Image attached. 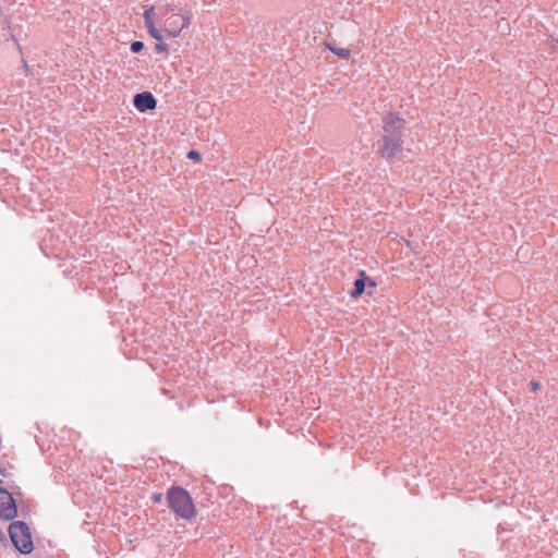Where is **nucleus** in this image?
I'll list each match as a JSON object with an SVG mask.
<instances>
[{
	"mask_svg": "<svg viewBox=\"0 0 558 558\" xmlns=\"http://www.w3.org/2000/svg\"><path fill=\"white\" fill-rule=\"evenodd\" d=\"M404 120L398 114L390 112L383 119V135L377 142V154L388 161H393L395 158L402 151L403 140L402 130Z\"/></svg>",
	"mask_w": 558,
	"mask_h": 558,
	"instance_id": "1",
	"label": "nucleus"
},
{
	"mask_svg": "<svg viewBox=\"0 0 558 558\" xmlns=\"http://www.w3.org/2000/svg\"><path fill=\"white\" fill-rule=\"evenodd\" d=\"M167 504L179 518L191 520L196 517V509L189 492L181 486H171L167 490Z\"/></svg>",
	"mask_w": 558,
	"mask_h": 558,
	"instance_id": "2",
	"label": "nucleus"
},
{
	"mask_svg": "<svg viewBox=\"0 0 558 558\" xmlns=\"http://www.w3.org/2000/svg\"><path fill=\"white\" fill-rule=\"evenodd\" d=\"M9 535L14 547L23 555L33 551L34 545L28 525L24 521H14L9 526Z\"/></svg>",
	"mask_w": 558,
	"mask_h": 558,
	"instance_id": "3",
	"label": "nucleus"
},
{
	"mask_svg": "<svg viewBox=\"0 0 558 558\" xmlns=\"http://www.w3.org/2000/svg\"><path fill=\"white\" fill-rule=\"evenodd\" d=\"M191 24V14L190 12H184L181 14H171L166 19L165 22V32L168 37L175 38L180 35V33L187 28Z\"/></svg>",
	"mask_w": 558,
	"mask_h": 558,
	"instance_id": "4",
	"label": "nucleus"
},
{
	"mask_svg": "<svg viewBox=\"0 0 558 558\" xmlns=\"http://www.w3.org/2000/svg\"><path fill=\"white\" fill-rule=\"evenodd\" d=\"M17 517V506L11 493L0 487V518L11 521Z\"/></svg>",
	"mask_w": 558,
	"mask_h": 558,
	"instance_id": "5",
	"label": "nucleus"
},
{
	"mask_svg": "<svg viewBox=\"0 0 558 558\" xmlns=\"http://www.w3.org/2000/svg\"><path fill=\"white\" fill-rule=\"evenodd\" d=\"M133 105L140 112H146L156 108L157 100L151 93L143 92L134 96Z\"/></svg>",
	"mask_w": 558,
	"mask_h": 558,
	"instance_id": "6",
	"label": "nucleus"
},
{
	"mask_svg": "<svg viewBox=\"0 0 558 558\" xmlns=\"http://www.w3.org/2000/svg\"><path fill=\"white\" fill-rule=\"evenodd\" d=\"M360 276H361L360 278L355 279V281H354V288H353V290L350 292V294H351V296H352V298H359L360 295H362V294L364 293V291H365V284H366V279L369 281V284H371V286H373V287H374V286L376 284L372 279H369V278H367V277L365 276V272H364V271H361V272H360Z\"/></svg>",
	"mask_w": 558,
	"mask_h": 558,
	"instance_id": "7",
	"label": "nucleus"
},
{
	"mask_svg": "<svg viewBox=\"0 0 558 558\" xmlns=\"http://www.w3.org/2000/svg\"><path fill=\"white\" fill-rule=\"evenodd\" d=\"M326 47L333 52L336 56L348 60L350 58V50L345 48H338L335 44L326 43Z\"/></svg>",
	"mask_w": 558,
	"mask_h": 558,
	"instance_id": "8",
	"label": "nucleus"
},
{
	"mask_svg": "<svg viewBox=\"0 0 558 558\" xmlns=\"http://www.w3.org/2000/svg\"><path fill=\"white\" fill-rule=\"evenodd\" d=\"M145 27L148 34L157 41H161L163 39L161 32L156 28L155 23L146 24Z\"/></svg>",
	"mask_w": 558,
	"mask_h": 558,
	"instance_id": "9",
	"label": "nucleus"
},
{
	"mask_svg": "<svg viewBox=\"0 0 558 558\" xmlns=\"http://www.w3.org/2000/svg\"><path fill=\"white\" fill-rule=\"evenodd\" d=\"M154 12H155V7H154V5H153V7L147 8V9L144 11L143 16H144V23H145V25H146V24H151V23H154V19H153V17H154Z\"/></svg>",
	"mask_w": 558,
	"mask_h": 558,
	"instance_id": "10",
	"label": "nucleus"
},
{
	"mask_svg": "<svg viewBox=\"0 0 558 558\" xmlns=\"http://www.w3.org/2000/svg\"><path fill=\"white\" fill-rule=\"evenodd\" d=\"M144 49V43L135 40L131 44V51L133 53H138Z\"/></svg>",
	"mask_w": 558,
	"mask_h": 558,
	"instance_id": "11",
	"label": "nucleus"
},
{
	"mask_svg": "<svg viewBox=\"0 0 558 558\" xmlns=\"http://www.w3.org/2000/svg\"><path fill=\"white\" fill-rule=\"evenodd\" d=\"M155 49L158 53H168V45L162 40L156 44Z\"/></svg>",
	"mask_w": 558,
	"mask_h": 558,
	"instance_id": "12",
	"label": "nucleus"
},
{
	"mask_svg": "<svg viewBox=\"0 0 558 558\" xmlns=\"http://www.w3.org/2000/svg\"><path fill=\"white\" fill-rule=\"evenodd\" d=\"M187 158L195 161H199L202 159V156L197 150L192 149L187 153Z\"/></svg>",
	"mask_w": 558,
	"mask_h": 558,
	"instance_id": "13",
	"label": "nucleus"
},
{
	"mask_svg": "<svg viewBox=\"0 0 558 558\" xmlns=\"http://www.w3.org/2000/svg\"><path fill=\"white\" fill-rule=\"evenodd\" d=\"M175 10H177V7H175V5L170 4V3H167V4L165 5V12H163V14H168V13H172V14H174L173 12H174Z\"/></svg>",
	"mask_w": 558,
	"mask_h": 558,
	"instance_id": "14",
	"label": "nucleus"
},
{
	"mask_svg": "<svg viewBox=\"0 0 558 558\" xmlns=\"http://www.w3.org/2000/svg\"><path fill=\"white\" fill-rule=\"evenodd\" d=\"M161 499H162V495H161L160 493H156V494H154V495L151 496V500H153L154 502H160V501H161Z\"/></svg>",
	"mask_w": 558,
	"mask_h": 558,
	"instance_id": "15",
	"label": "nucleus"
},
{
	"mask_svg": "<svg viewBox=\"0 0 558 558\" xmlns=\"http://www.w3.org/2000/svg\"><path fill=\"white\" fill-rule=\"evenodd\" d=\"M530 386L533 391H536L541 388V384L538 381H531Z\"/></svg>",
	"mask_w": 558,
	"mask_h": 558,
	"instance_id": "16",
	"label": "nucleus"
},
{
	"mask_svg": "<svg viewBox=\"0 0 558 558\" xmlns=\"http://www.w3.org/2000/svg\"><path fill=\"white\" fill-rule=\"evenodd\" d=\"M0 474L3 475V476L5 475V471L3 469H1V468H0Z\"/></svg>",
	"mask_w": 558,
	"mask_h": 558,
	"instance_id": "17",
	"label": "nucleus"
}]
</instances>
